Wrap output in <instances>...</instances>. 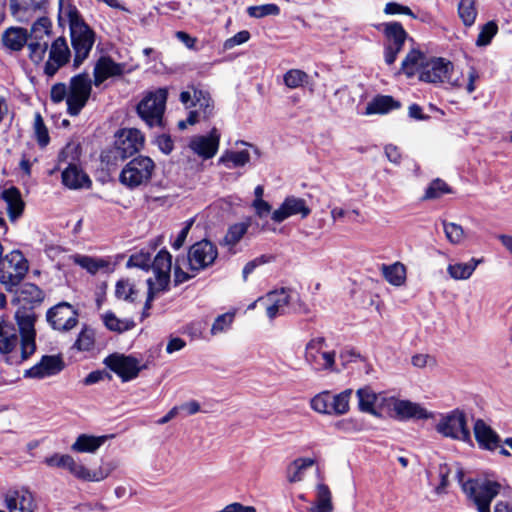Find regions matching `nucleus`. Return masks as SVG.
I'll use <instances>...</instances> for the list:
<instances>
[{
    "instance_id": "nucleus-1",
    "label": "nucleus",
    "mask_w": 512,
    "mask_h": 512,
    "mask_svg": "<svg viewBox=\"0 0 512 512\" xmlns=\"http://www.w3.org/2000/svg\"><path fill=\"white\" fill-rule=\"evenodd\" d=\"M13 322L0 316V360L18 366L28 360L37 349L35 313L18 310Z\"/></svg>"
},
{
    "instance_id": "nucleus-2",
    "label": "nucleus",
    "mask_w": 512,
    "mask_h": 512,
    "mask_svg": "<svg viewBox=\"0 0 512 512\" xmlns=\"http://www.w3.org/2000/svg\"><path fill=\"white\" fill-rule=\"evenodd\" d=\"M63 1L59 0L60 13L69 22L71 44L75 54L73 65L78 68L88 58L95 43L96 34L84 21L77 8L72 5L64 7Z\"/></svg>"
},
{
    "instance_id": "nucleus-3",
    "label": "nucleus",
    "mask_w": 512,
    "mask_h": 512,
    "mask_svg": "<svg viewBox=\"0 0 512 512\" xmlns=\"http://www.w3.org/2000/svg\"><path fill=\"white\" fill-rule=\"evenodd\" d=\"M501 488L499 482L488 478L469 479L462 484L463 492L474 503L478 512H490V504Z\"/></svg>"
},
{
    "instance_id": "nucleus-4",
    "label": "nucleus",
    "mask_w": 512,
    "mask_h": 512,
    "mask_svg": "<svg viewBox=\"0 0 512 512\" xmlns=\"http://www.w3.org/2000/svg\"><path fill=\"white\" fill-rule=\"evenodd\" d=\"M168 92L165 88H158L145 94L138 103L136 110L138 116L150 128L163 127L164 112L166 108Z\"/></svg>"
},
{
    "instance_id": "nucleus-5",
    "label": "nucleus",
    "mask_w": 512,
    "mask_h": 512,
    "mask_svg": "<svg viewBox=\"0 0 512 512\" xmlns=\"http://www.w3.org/2000/svg\"><path fill=\"white\" fill-rule=\"evenodd\" d=\"M258 301L265 306L270 320L290 312H300L303 308L299 295L290 289L272 291Z\"/></svg>"
},
{
    "instance_id": "nucleus-6",
    "label": "nucleus",
    "mask_w": 512,
    "mask_h": 512,
    "mask_svg": "<svg viewBox=\"0 0 512 512\" xmlns=\"http://www.w3.org/2000/svg\"><path fill=\"white\" fill-rule=\"evenodd\" d=\"M29 264L23 253L13 250L5 256H0V283L7 291L20 284L28 272Z\"/></svg>"
},
{
    "instance_id": "nucleus-7",
    "label": "nucleus",
    "mask_w": 512,
    "mask_h": 512,
    "mask_svg": "<svg viewBox=\"0 0 512 512\" xmlns=\"http://www.w3.org/2000/svg\"><path fill=\"white\" fill-rule=\"evenodd\" d=\"M352 394V389H345L338 394L322 391L311 399L310 407L319 414L341 416L349 412Z\"/></svg>"
},
{
    "instance_id": "nucleus-8",
    "label": "nucleus",
    "mask_w": 512,
    "mask_h": 512,
    "mask_svg": "<svg viewBox=\"0 0 512 512\" xmlns=\"http://www.w3.org/2000/svg\"><path fill=\"white\" fill-rule=\"evenodd\" d=\"M326 339L322 336L311 338L304 351L305 362L319 371L338 372L336 367V352L327 350Z\"/></svg>"
},
{
    "instance_id": "nucleus-9",
    "label": "nucleus",
    "mask_w": 512,
    "mask_h": 512,
    "mask_svg": "<svg viewBox=\"0 0 512 512\" xmlns=\"http://www.w3.org/2000/svg\"><path fill=\"white\" fill-rule=\"evenodd\" d=\"M155 280H147L148 295L145 308L149 309L156 294L168 288L170 282V271L172 267V256L167 250H161L155 256L153 264Z\"/></svg>"
},
{
    "instance_id": "nucleus-10",
    "label": "nucleus",
    "mask_w": 512,
    "mask_h": 512,
    "mask_svg": "<svg viewBox=\"0 0 512 512\" xmlns=\"http://www.w3.org/2000/svg\"><path fill=\"white\" fill-rule=\"evenodd\" d=\"M435 430L445 438L462 442L471 441L466 415L459 409L440 415L435 425Z\"/></svg>"
},
{
    "instance_id": "nucleus-11",
    "label": "nucleus",
    "mask_w": 512,
    "mask_h": 512,
    "mask_svg": "<svg viewBox=\"0 0 512 512\" xmlns=\"http://www.w3.org/2000/svg\"><path fill=\"white\" fill-rule=\"evenodd\" d=\"M155 164L147 156H137L130 160L122 169L120 181L127 187L134 188L147 184L154 172Z\"/></svg>"
},
{
    "instance_id": "nucleus-12",
    "label": "nucleus",
    "mask_w": 512,
    "mask_h": 512,
    "mask_svg": "<svg viewBox=\"0 0 512 512\" xmlns=\"http://www.w3.org/2000/svg\"><path fill=\"white\" fill-rule=\"evenodd\" d=\"M92 90V81L87 73H81L71 78L68 88L67 111L71 116H77L86 105Z\"/></svg>"
},
{
    "instance_id": "nucleus-13",
    "label": "nucleus",
    "mask_w": 512,
    "mask_h": 512,
    "mask_svg": "<svg viewBox=\"0 0 512 512\" xmlns=\"http://www.w3.org/2000/svg\"><path fill=\"white\" fill-rule=\"evenodd\" d=\"M453 64L443 58H428L423 70H421L420 80L427 83H449L454 87H460L458 79H452L451 73Z\"/></svg>"
},
{
    "instance_id": "nucleus-14",
    "label": "nucleus",
    "mask_w": 512,
    "mask_h": 512,
    "mask_svg": "<svg viewBox=\"0 0 512 512\" xmlns=\"http://www.w3.org/2000/svg\"><path fill=\"white\" fill-rule=\"evenodd\" d=\"M104 363L124 382L136 378L140 371L145 368V365H142L135 357L119 353L109 355L105 358Z\"/></svg>"
},
{
    "instance_id": "nucleus-15",
    "label": "nucleus",
    "mask_w": 512,
    "mask_h": 512,
    "mask_svg": "<svg viewBox=\"0 0 512 512\" xmlns=\"http://www.w3.org/2000/svg\"><path fill=\"white\" fill-rule=\"evenodd\" d=\"M46 319L54 330L66 332L78 324V312L71 304L61 302L47 311Z\"/></svg>"
},
{
    "instance_id": "nucleus-16",
    "label": "nucleus",
    "mask_w": 512,
    "mask_h": 512,
    "mask_svg": "<svg viewBox=\"0 0 512 512\" xmlns=\"http://www.w3.org/2000/svg\"><path fill=\"white\" fill-rule=\"evenodd\" d=\"M218 256L217 248L208 240H201L193 244L189 251L187 262L189 269L200 271L212 265Z\"/></svg>"
},
{
    "instance_id": "nucleus-17",
    "label": "nucleus",
    "mask_w": 512,
    "mask_h": 512,
    "mask_svg": "<svg viewBox=\"0 0 512 512\" xmlns=\"http://www.w3.org/2000/svg\"><path fill=\"white\" fill-rule=\"evenodd\" d=\"M180 101L187 108L198 107V112L204 120L209 119L213 115L214 104L207 91L190 86L187 91L180 93Z\"/></svg>"
},
{
    "instance_id": "nucleus-18",
    "label": "nucleus",
    "mask_w": 512,
    "mask_h": 512,
    "mask_svg": "<svg viewBox=\"0 0 512 512\" xmlns=\"http://www.w3.org/2000/svg\"><path fill=\"white\" fill-rule=\"evenodd\" d=\"M8 512H37L38 503L34 494L26 488L10 489L4 494Z\"/></svg>"
},
{
    "instance_id": "nucleus-19",
    "label": "nucleus",
    "mask_w": 512,
    "mask_h": 512,
    "mask_svg": "<svg viewBox=\"0 0 512 512\" xmlns=\"http://www.w3.org/2000/svg\"><path fill=\"white\" fill-rule=\"evenodd\" d=\"M71 57V52L64 37L55 39L49 50V57L44 66V72L49 77L54 76L57 71L66 65Z\"/></svg>"
},
{
    "instance_id": "nucleus-20",
    "label": "nucleus",
    "mask_w": 512,
    "mask_h": 512,
    "mask_svg": "<svg viewBox=\"0 0 512 512\" xmlns=\"http://www.w3.org/2000/svg\"><path fill=\"white\" fill-rule=\"evenodd\" d=\"M144 144V136L136 128L123 129L119 132L116 140V156L122 159L132 156L138 152Z\"/></svg>"
},
{
    "instance_id": "nucleus-21",
    "label": "nucleus",
    "mask_w": 512,
    "mask_h": 512,
    "mask_svg": "<svg viewBox=\"0 0 512 512\" xmlns=\"http://www.w3.org/2000/svg\"><path fill=\"white\" fill-rule=\"evenodd\" d=\"M220 133L217 128H212L208 135L192 137L188 147L204 160L214 157L219 149Z\"/></svg>"
},
{
    "instance_id": "nucleus-22",
    "label": "nucleus",
    "mask_w": 512,
    "mask_h": 512,
    "mask_svg": "<svg viewBox=\"0 0 512 512\" xmlns=\"http://www.w3.org/2000/svg\"><path fill=\"white\" fill-rule=\"evenodd\" d=\"M64 369V362L60 356L45 355L41 360L24 372V377L44 379L57 375Z\"/></svg>"
},
{
    "instance_id": "nucleus-23",
    "label": "nucleus",
    "mask_w": 512,
    "mask_h": 512,
    "mask_svg": "<svg viewBox=\"0 0 512 512\" xmlns=\"http://www.w3.org/2000/svg\"><path fill=\"white\" fill-rule=\"evenodd\" d=\"M311 213L310 208L306 205V201L295 196L286 197L281 206L273 211L272 220L281 223L285 219L293 215H301L306 218Z\"/></svg>"
},
{
    "instance_id": "nucleus-24",
    "label": "nucleus",
    "mask_w": 512,
    "mask_h": 512,
    "mask_svg": "<svg viewBox=\"0 0 512 512\" xmlns=\"http://www.w3.org/2000/svg\"><path fill=\"white\" fill-rule=\"evenodd\" d=\"M125 66L120 63H116L110 57H100L94 66V85L100 86L105 80L111 77L120 76L124 72Z\"/></svg>"
},
{
    "instance_id": "nucleus-25",
    "label": "nucleus",
    "mask_w": 512,
    "mask_h": 512,
    "mask_svg": "<svg viewBox=\"0 0 512 512\" xmlns=\"http://www.w3.org/2000/svg\"><path fill=\"white\" fill-rule=\"evenodd\" d=\"M474 434L479 446L483 449L493 451L499 447V435L482 419H478L474 424Z\"/></svg>"
},
{
    "instance_id": "nucleus-26",
    "label": "nucleus",
    "mask_w": 512,
    "mask_h": 512,
    "mask_svg": "<svg viewBox=\"0 0 512 512\" xmlns=\"http://www.w3.org/2000/svg\"><path fill=\"white\" fill-rule=\"evenodd\" d=\"M393 410L396 415L402 419H428L432 416L431 413L419 404L406 400H393Z\"/></svg>"
},
{
    "instance_id": "nucleus-27",
    "label": "nucleus",
    "mask_w": 512,
    "mask_h": 512,
    "mask_svg": "<svg viewBox=\"0 0 512 512\" xmlns=\"http://www.w3.org/2000/svg\"><path fill=\"white\" fill-rule=\"evenodd\" d=\"M428 57L421 51L413 49L411 50L401 64V72L404 73L408 78H411L418 74L420 76L421 70H423Z\"/></svg>"
},
{
    "instance_id": "nucleus-28",
    "label": "nucleus",
    "mask_w": 512,
    "mask_h": 512,
    "mask_svg": "<svg viewBox=\"0 0 512 512\" xmlns=\"http://www.w3.org/2000/svg\"><path fill=\"white\" fill-rule=\"evenodd\" d=\"M112 437L113 435L93 436L81 434L76 438L71 449L79 453H93L102 446L107 439Z\"/></svg>"
},
{
    "instance_id": "nucleus-29",
    "label": "nucleus",
    "mask_w": 512,
    "mask_h": 512,
    "mask_svg": "<svg viewBox=\"0 0 512 512\" xmlns=\"http://www.w3.org/2000/svg\"><path fill=\"white\" fill-rule=\"evenodd\" d=\"M483 262V259L471 258L466 263L455 262L450 263L447 267V273L453 280H467L469 279L477 266Z\"/></svg>"
},
{
    "instance_id": "nucleus-30",
    "label": "nucleus",
    "mask_w": 512,
    "mask_h": 512,
    "mask_svg": "<svg viewBox=\"0 0 512 512\" xmlns=\"http://www.w3.org/2000/svg\"><path fill=\"white\" fill-rule=\"evenodd\" d=\"M2 198L7 205V212L12 221L16 220L23 212L24 202L20 191L16 187H10L2 192Z\"/></svg>"
},
{
    "instance_id": "nucleus-31",
    "label": "nucleus",
    "mask_w": 512,
    "mask_h": 512,
    "mask_svg": "<svg viewBox=\"0 0 512 512\" xmlns=\"http://www.w3.org/2000/svg\"><path fill=\"white\" fill-rule=\"evenodd\" d=\"M356 396L358 398V408L360 411L374 416L378 415L375 410V405L379 399H382L381 394H377L369 386H365L356 391Z\"/></svg>"
},
{
    "instance_id": "nucleus-32",
    "label": "nucleus",
    "mask_w": 512,
    "mask_h": 512,
    "mask_svg": "<svg viewBox=\"0 0 512 512\" xmlns=\"http://www.w3.org/2000/svg\"><path fill=\"white\" fill-rule=\"evenodd\" d=\"M62 182L70 189L88 187L90 184L88 176L75 165L68 166L62 172Z\"/></svg>"
},
{
    "instance_id": "nucleus-33",
    "label": "nucleus",
    "mask_w": 512,
    "mask_h": 512,
    "mask_svg": "<svg viewBox=\"0 0 512 512\" xmlns=\"http://www.w3.org/2000/svg\"><path fill=\"white\" fill-rule=\"evenodd\" d=\"M383 26V33L386 37V44L402 49L407 39V32L403 26L398 22L385 23Z\"/></svg>"
},
{
    "instance_id": "nucleus-34",
    "label": "nucleus",
    "mask_w": 512,
    "mask_h": 512,
    "mask_svg": "<svg viewBox=\"0 0 512 512\" xmlns=\"http://www.w3.org/2000/svg\"><path fill=\"white\" fill-rule=\"evenodd\" d=\"M399 107L400 103L396 101L392 96H377L370 103H368L366 106L365 114H384L393 109H398Z\"/></svg>"
},
{
    "instance_id": "nucleus-35",
    "label": "nucleus",
    "mask_w": 512,
    "mask_h": 512,
    "mask_svg": "<svg viewBox=\"0 0 512 512\" xmlns=\"http://www.w3.org/2000/svg\"><path fill=\"white\" fill-rule=\"evenodd\" d=\"M101 319L108 330L117 333L129 331L136 326L133 319L119 318L112 311H107L102 314Z\"/></svg>"
},
{
    "instance_id": "nucleus-36",
    "label": "nucleus",
    "mask_w": 512,
    "mask_h": 512,
    "mask_svg": "<svg viewBox=\"0 0 512 512\" xmlns=\"http://www.w3.org/2000/svg\"><path fill=\"white\" fill-rule=\"evenodd\" d=\"M381 271L386 281L393 286H402L406 281V267L401 262L383 264Z\"/></svg>"
},
{
    "instance_id": "nucleus-37",
    "label": "nucleus",
    "mask_w": 512,
    "mask_h": 512,
    "mask_svg": "<svg viewBox=\"0 0 512 512\" xmlns=\"http://www.w3.org/2000/svg\"><path fill=\"white\" fill-rule=\"evenodd\" d=\"M3 43L11 50L18 51L27 42L26 30L22 28H9L2 36Z\"/></svg>"
},
{
    "instance_id": "nucleus-38",
    "label": "nucleus",
    "mask_w": 512,
    "mask_h": 512,
    "mask_svg": "<svg viewBox=\"0 0 512 512\" xmlns=\"http://www.w3.org/2000/svg\"><path fill=\"white\" fill-rule=\"evenodd\" d=\"M249 226H250L249 221L240 222V223L231 225L229 227L226 235L224 236L221 244L223 246L228 247V249L231 250L237 243H239V241L247 233Z\"/></svg>"
},
{
    "instance_id": "nucleus-39",
    "label": "nucleus",
    "mask_w": 512,
    "mask_h": 512,
    "mask_svg": "<svg viewBox=\"0 0 512 512\" xmlns=\"http://www.w3.org/2000/svg\"><path fill=\"white\" fill-rule=\"evenodd\" d=\"M19 301L29 304L41 303L44 299L43 291L33 283H24L17 290Z\"/></svg>"
},
{
    "instance_id": "nucleus-40",
    "label": "nucleus",
    "mask_w": 512,
    "mask_h": 512,
    "mask_svg": "<svg viewBox=\"0 0 512 512\" xmlns=\"http://www.w3.org/2000/svg\"><path fill=\"white\" fill-rule=\"evenodd\" d=\"M250 161L248 150L226 151L220 158L219 163L224 164L228 169L243 167Z\"/></svg>"
},
{
    "instance_id": "nucleus-41",
    "label": "nucleus",
    "mask_w": 512,
    "mask_h": 512,
    "mask_svg": "<svg viewBox=\"0 0 512 512\" xmlns=\"http://www.w3.org/2000/svg\"><path fill=\"white\" fill-rule=\"evenodd\" d=\"M315 461L311 458H298L294 460L287 469V479L291 483L299 482L303 479L304 472L314 465Z\"/></svg>"
},
{
    "instance_id": "nucleus-42",
    "label": "nucleus",
    "mask_w": 512,
    "mask_h": 512,
    "mask_svg": "<svg viewBox=\"0 0 512 512\" xmlns=\"http://www.w3.org/2000/svg\"><path fill=\"white\" fill-rule=\"evenodd\" d=\"M312 512H332V496L327 485H317V500L316 505L311 508Z\"/></svg>"
},
{
    "instance_id": "nucleus-43",
    "label": "nucleus",
    "mask_w": 512,
    "mask_h": 512,
    "mask_svg": "<svg viewBox=\"0 0 512 512\" xmlns=\"http://www.w3.org/2000/svg\"><path fill=\"white\" fill-rule=\"evenodd\" d=\"M72 260L75 264L79 265L90 274H96L100 269L108 267V262L106 260L85 255H74L72 256Z\"/></svg>"
},
{
    "instance_id": "nucleus-44",
    "label": "nucleus",
    "mask_w": 512,
    "mask_h": 512,
    "mask_svg": "<svg viewBox=\"0 0 512 512\" xmlns=\"http://www.w3.org/2000/svg\"><path fill=\"white\" fill-rule=\"evenodd\" d=\"M459 17L463 21L464 25L471 26L474 24L477 10L475 7L474 0H461L458 5Z\"/></svg>"
},
{
    "instance_id": "nucleus-45",
    "label": "nucleus",
    "mask_w": 512,
    "mask_h": 512,
    "mask_svg": "<svg viewBox=\"0 0 512 512\" xmlns=\"http://www.w3.org/2000/svg\"><path fill=\"white\" fill-rule=\"evenodd\" d=\"M308 74L300 69H290L284 76V84L290 89H296L303 86L308 81Z\"/></svg>"
},
{
    "instance_id": "nucleus-46",
    "label": "nucleus",
    "mask_w": 512,
    "mask_h": 512,
    "mask_svg": "<svg viewBox=\"0 0 512 512\" xmlns=\"http://www.w3.org/2000/svg\"><path fill=\"white\" fill-rule=\"evenodd\" d=\"M334 427L337 431L346 433V434H354L360 433L364 430L363 422L357 418H344L338 420L334 423Z\"/></svg>"
},
{
    "instance_id": "nucleus-47",
    "label": "nucleus",
    "mask_w": 512,
    "mask_h": 512,
    "mask_svg": "<svg viewBox=\"0 0 512 512\" xmlns=\"http://www.w3.org/2000/svg\"><path fill=\"white\" fill-rule=\"evenodd\" d=\"M115 294L119 299L134 301L137 291L134 283L129 279H122L116 284Z\"/></svg>"
},
{
    "instance_id": "nucleus-48",
    "label": "nucleus",
    "mask_w": 512,
    "mask_h": 512,
    "mask_svg": "<svg viewBox=\"0 0 512 512\" xmlns=\"http://www.w3.org/2000/svg\"><path fill=\"white\" fill-rule=\"evenodd\" d=\"M29 56L30 59L38 64L40 63L47 52L48 43L44 40H34L31 38V41L28 43Z\"/></svg>"
},
{
    "instance_id": "nucleus-49",
    "label": "nucleus",
    "mask_w": 512,
    "mask_h": 512,
    "mask_svg": "<svg viewBox=\"0 0 512 512\" xmlns=\"http://www.w3.org/2000/svg\"><path fill=\"white\" fill-rule=\"evenodd\" d=\"M52 23L47 17H40L31 27V38L34 40H43L45 36H49Z\"/></svg>"
},
{
    "instance_id": "nucleus-50",
    "label": "nucleus",
    "mask_w": 512,
    "mask_h": 512,
    "mask_svg": "<svg viewBox=\"0 0 512 512\" xmlns=\"http://www.w3.org/2000/svg\"><path fill=\"white\" fill-rule=\"evenodd\" d=\"M95 342L94 331L88 327H84L78 335L74 343V347L79 351H88L93 348Z\"/></svg>"
},
{
    "instance_id": "nucleus-51",
    "label": "nucleus",
    "mask_w": 512,
    "mask_h": 512,
    "mask_svg": "<svg viewBox=\"0 0 512 512\" xmlns=\"http://www.w3.org/2000/svg\"><path fill=\"white\" fill-rule=\"evenodd\" d=\"M444 232L448 241L452 244H460L464 238L465 233L459 224L443 221Z\"/></svg>"
},
{
    "instance_id": "nucleus-52",
    "label": "nucleus",
    "mask_w": 512,
    "mask_h": 512,
    "mask_svg": "<svg viewBox=\"0 0 512 512\" xmlns=\"http://www.w3.org/2000/svg\"><path fill=\"white\" fill-rule=\"evenodd\" d=\"M446 193H451L450 187L443 180L436 179L426 189L424 199H437Z\"/></svg>"
},
{
    "instance_id": "nucleus-53",
    "label": "nucleus",
    "mask_w": 512,
    "mask_h": 512,
    "mask_svg": "<svg viewBox=\"0 0 512 512\" xmlns=\"http://www.w3.org/2000/svg\"><path fill=\"white\" fill-rule=\"evenodd\" d=\"M249 16L262 18L268 15H278L280 8L276 4H264L259 6H250L247 9Z\"/></svg>"
},
{
    "instance_id": "nucleus-54",
    "label": "nucleus",
    "mask_w": 512,
    "mask_h": 512,
    "mask_svg": "<svg viewBox=\"0 0 512 512\" xmlns=\"http://www.w3.org/2000/svg\"><path fill=\"white\" fill-rule=\"evenodd\" d=\"M497 31H498V27L495 22L490 21V22L486 23L485 25H483V27L478 35L476 44L478 46L488 45L491 42L492 38L496 35Z\"/></svg>"
},
{
    "instance_id": "nucleus-55",
    "label": "nucleus",
    "mask_w": 512,
    "mask_h": 512,
    "mask_svg": "<svg viewBox=\"0 0 512 512\" xmlns=\"http://www.w3.org/2000/svg\"><path fill=\"white\" fill-rule=\"evenodd\" d=\"M151 263V255L149 252L140 251L132 254L127 262L128 267H139L148 270Z\"/></svg>"
},
{
    "instance_id": "nucleus-56",
    "label": "nucleus",
    "mask_w": 512,
    "mask_h": 512,
    "mask_svg": "<svg viewBox=\"0 0 512 512\" xmlns=\"http://www.w3.org/2000/svg\"><path fill=\"white\" fill-rule=\"evenodd\" d=\"M34 130L39 145L45 147L49 143V135L40 114H36L35 116Z\"/></svg>"
},
{
    "instance_id": "nucleus-57",
    "label": "nucleus",
    "mask_w": 512,
    "mask_h": 512,
    "mask_svg": "<svg viewBox=\"0 0 512 512\" xmlns=\"http://www.w3.org/2000/svg\"><path fill=\"white\" fill-rule=\"evenodd\" d=\"M113 468L110 464H107L105 466H100L95 471H90L88 468H86L85 471V477L83 481H90V482H99L104 479H106L112 472Z\"/></svg>"
},
{
    "instance_id": "nucleus-58",
    "label": "nucleus",
    "mask_w": 512,
    "mask_h": 512,
    "mask_svg": "<svg viewBox=\"0 0 512 512\" xmlns=\"http://www.w3.org/2000/svg\"><path fill=\"white\" fill-rule=\"evenodd\" d=\"M63 469L67 470L75 478L80 479V480H84L86 467L83 464H81L80 462H77L69 454H68V457L66 459V462H65V465H64Z\"/></svg>"
},
{
    "instance_id": "nucleus-59",
    "label": "nucleus",
    "mask_w": 512,
    "mask_h": 512,
    "mask_svg": "<svg viewBox=\"0 0 512 512\" xmlns=\"http://www.w3.org/2000/svg\"><path fill=\"white\" fill-rule=\"evenodd\" d=\"M47 0H11V8L23 10H40L44 7Z\"/></svg>"
},
{
    "instance_id": "nucleus-60",
    "label": "nucleus",
    "mask_w": 512,
    "mask_h": 512,
    "mask_svg": "<svg viewBox=\"0 0 512 512\" xmlns=\"http://www.w3.org/2000/svg\"><path fill=\"white\" fill-rule=\"evenodd\" d=\"M233 318H234L233 313H225V314L219 315L215 319V321L211 327V333L213 335H216L218 333L225 331L232 324Z\"/></svg>"
},
{
    "instance_id": "nucleus-61",
    "label": "nucleus",
    "mask_w": 512,
    "mask_h": 512,
    "mask_svg": "<svg viewBox=\"0 0 512 512\" xmlns=\"http://www.w3.org/2000/svg\"><path fill=\"white\" fill-rule=\"evenodd\" d=\"M452 469L447 464H441L439 466V477L440 484L435 488V492L438 495L446 493V488L449 484V475Z\"/></svg>"
},
{
    "instance_id": "nucleus-62",
    "label": "nucleus",
    "mask_w": 512,
    "mask_h": 512,
    "mask_svg": "<svg viewBox=\"0 0 512 512\" xmlns=\"http://www.w3.org/2000/svg\"><path fill=\"white\" fill-rule=\"evenodd\" d=\"M384 13L388 15L405 14L412 18H416L415 14L408 6H404L396 2L387 3L384 8Z\"/></svg>"
},
{
    "instance_id": "nucleus-63",
    "label": "nucleus",
    "mask_w": 512,
    "mask_h": 512,
    "mask_svg": "<svg viewBox=\"0 0 512 512\" xmlns=\"http://www.w3.org/2000/svg\"><path fill=\"white\" fill-rule=\"evenodd\" d=\"M51 100L54 103H60L64 99L67 100L68 97V88L64 83H57L52 86L50 92Z\"/></svg>"
},
{
    "instance_id": "nucleus-64",
    "label": "nucleus",
    "mask_w": 512,
    "mask_h": 512,
    "mask_svg": "<svg viewBox=\"0 0 512 512\" xmlns=\"http://www.w3.org/2000/svg\"><path fill=\"white\" fill-rule=\"evenodd\" d=\"M250 38V33L246 30L240 31L235 34L233 37L227 39L224 42V48L229 50L234 48L235 46L241 45L247 42Z\"/></svg>"
}]
</instances>
